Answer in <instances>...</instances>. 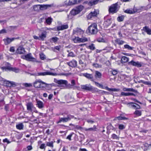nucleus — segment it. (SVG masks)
Segmentation results:
<instances>
[{
  "instance_id": "nucleus-1",
  "label": "nucleus",
  "mask_w": 151,
  "mask_h": 151,
  "mask_svg": "<svg viewBox=\"0 0 151 151\" xmlns=\"http://www.w3.org/2000/svg\"><path fill=\"white\" fill-rule=\"evenodd\" d=\"M34 86L36 88H40L42 90H45L47 86L49 84L42 81L40 79H37L33 83Z\"/></svg>"
},
{
  "instance_id": "nucleus-2",
  "label": "nucleus",
  "mask_w": 151,
  "mask_h": 151,
  "mask_svg": "<svg viewBox=\"0 0 151 151\" xmlns=\"http://www.w3.org/2000/svg\"><path fill=\"white\" fill-rule=\"evenodd\" d=\"M87 33L89 35H95L98 32L97 24L96 23H93L89 26L86 30Z\"/></svg>"
},
{
  "instance_id": "nucleus-3",
  "label": "nucleus",
  "mask_w": 151,
  "mask_h": 151,
  "mask_svg": "<svg viewBox=\"0 0 151 151\" xmlns=\"http://www.w3.org/2000/svg\"><path fill=\"white\" fill-rule=\"evenodd\" d=\"M120 8L118 2L113 4L109 7L108 11L109 14H114L117 13Z\"/></svg>"
},
{
  "instance_id": "nucleus-4",
  "label": "nucleus",
  "mask_w": 151,
  "mask_h": 151,
  "mask_svg": "<svg viewBox=\"0 0 151 151\" xmlns=\"http://www.w3.org/2000/svg\"><path fill=\"white\" fill-rule=\"evenodd\" d=\"M74 37L75 38L73 39V40L75 43L83 42L88 41V38L83 35L81 38L78 37L74 36Z\"/></svg>"
},
{
  "instance_id": "nucleus-5",
  "label": "nucleus",
  "mask_w": 151,
  "mask_h": 151,
  "mask_svg": "<svg viewBox=\"0 0 151 151\" xmlns=\"http://www.w3.org/2000/svg\"><path fill=\"white\" fill-rule=\"evenodd\" d=\"M54 81L55 82L59 84L60 87H64L65 86H67L68 83L67 81L65 80H58L55 79Z\"/></svg>"
},
{
  "instance_id": "nucleus-6",
  "label": "nucleus",
  "mask_w": 151,
  "mask_h": 151,
  "mask_svg": "<svg viewBox=\"0 0 151 151\" xmlns=\"http://www.w3.org/2000/svg\"><path fill=\"white\" fill-rule=\"evenodd\" d=\"M74 117L73 116L68 115H67L66 117L59 118V120L57 122V123L58 124L62 122H67L70 120L71 119L73 118Z\"/></svg>"
},
{
  "instance_id": "nucleus-7",
  "label": "nucleus",
  "mask_w": 151,
  "mask_h": 151,
  "mask_svg": "<svg viewBox=\"0 0 151 151\" xmlns=\"http://www.w3.org/2000/svg\"><path fill=\"white\" fill-rule=\"evenodd\" d=\"M26 106L27 110L28 111L32 112L33 111H34L35 112H37L36 110V111H34V110H35V108L32 103L28 102L26 104Z\"/></svg>"
},
{
  "instance_id": "nucleus-8",
  "label": "nucleus",
  "mask_w": 151,
  "mask_h": 151,
  "mask_svg": "<svg viewBox=\"0 0 151 151\" xmlns=\"http://www.w3.org/2000/svg\"><path fill=\"white\" fill-rule=\"evenodd\" d=\"M111 18H109L106 16L104 17V27H107L111 23Z\"/></svg>"
},
{
  "instance_id": "nucleus-9",
  "label": "nucleus",
  "mask_w": 151,
  "mask_h": 151,
  "mask_svg": "<svg viewBox=\"0 0 151 151\" xmlns=\"http://www.w3.org/2000/svg\"><path fill=\"white\" fill-rule=\"evenodd\" d=\"M128 64L129 65H131L139 68L141 67L142 66L143 63L139 61L136 62L132 60L131 61L129 62Z\"/></svg>"
},
{
  "instance_id": "nucleus-10",
  "label": "nucleus",
  "mask_w": 151,
  "mask_h": 151,
  "mask_svg": "<svg viewBox=\"0 0 151 151\" xmlns=\"http://www.w3.org/2000/svg\"><path fill=\"white\" fill-rule=\"evenodd\" d=\"M83 31L81 29L77 28L73 29V32L72 36L75 35H79L83 33Z\"/></svg>"
},
{
  "instance_id": "nucleus-11",
  "label": "nucleus",
  "mask_w": 151,
  "mask_h": 151,
  "mask_svg": "<svg viewBox=\"0 0 151 151\" xmlns=\"http://www.w3.org/2000/svg\"><path fill=\"white\" fill-rule=\"evenodd\" d=\"M22 58L28 61H33L35 58L32 56L31 53H29L24 56H22Z\"/></svg>"
},
{
  "instance_id": "nucleus-12",
  "label": "nucleus",
  "mask_w": 151,
  "mask_h": 151,
  "mask_svg": "<svg viewBox=\"0 0 151 151\" xmlns=\"http://www.w3.org/2000/svg\"><path fill=\"white\" fill-rule=\"evenodd\" d=\"M25 52L24 48L22 46L19 47L16 51V53L19 54H24L25 53Z\"/></svg>"
},
{
  "instance_id": "nucleus-13",
  "label": "nucleus",
  "mask_w": 151,
  "mask_h": 151,
  "mask_svg": "<svg viewBox=\"0 0 151 151\" xmlns=\"http://www.w3.org/2000/svg\"><path fill=\"white\" fill-rule=\"evenodd\" d=\"M98 13L96 11H95L90 12L87 16L88 19H92L93 18L96 17Z\"/></svg>"
},
{
  "instance_id": "nucleus-14",
  "label": "nucleus",
  "mask_w": 151,
  "mask_h": 151,
  "mask_svg": "<svg viewBox=\"0 0 151 151\" xmlns=\"http://www.w3.org/2000/svg\"><path fill=\"white\" fill-rule=\"evenodd\" d=\"M68 26L67 23L61 24V25L57 27V31L63 30L68 28Z\"/></svg>"
},
{
  "instance_id": "nucleus-15",
  "label": "nucleus",
  "mask_w": 151,
  "mask_h": 151,
  "mask_svg": "<svg viewBox=\"0 0 151 151\" xmlns=\"http://www.w3.org/2000/svg\"><path fill=\"white\" fill-rule=\"evenodd\" d=\"M77 62L76 60H73L67 63V64L72 68H75L77 66Z\"/></svg>"
},
{
  "instance_id": "nucleus-16",
  "label": "nucleus",
  "mask_w": 151,
  "mask_h": 151,
  "mask_svg": "<svg viewBox=\"0 0 151 151\" xmlns=\"http://www.w3.org/2000/svg\"><path fill=\"white\" fill-rule=\"evenodd\" d=\"M66 6H70L74 5L76 3V0H67L64 2Z\"/></svg>"
},
{
  "instance_id": "nucleus-17",
  "label": "nucleus",
  "mask_w": 151,
  "mask_h": 151,
  "mask_svg": "<svg viewBox=\"0 0 151 151\" xmlns=\"http://www.w3.org/2000/svg\"><path fill=\"white\" fill-rule=\"evenodd\" d=\"M81 88L82 89H83L85 90H88L89 91H91L93 89V87L90 85V84H86L84 85H81Z\"/></svg>"
},
{
  "instance_id": "nucleus-18",
  "label": "nucleus",
  "mask_w": 151,
  "mask_h": 151,
  "mask_svg": "<svg viewBox=\"0 0 151 151\" xmlns=\"http://www.w3.org/2000/svg\"><path fill=\"white\" fill-rule=\"evenodd\" d=\"M83 75L88 79H90L91 81H94L93 76L92 74L86 73L83 74Z\"/></svg>"
},
{
  "instance_id": "nucleus-19",
  "label": "nucleus",
  "mask_w": 151,
  "mask_h": 151,
  "mask_svg": "<svg viewBox=\"0 0 151 151\" xmlns=\"http://www.w3.org/2000/svg\"><path fill=\"white\" fill-rule=\"evenodd\" d=\"M142 30L146 32L148 35H151V29L148 27L145 26L143 28Z\"/></svg>"
},
{
  "instance_id": "nucleus-20",
  "label": "nucleus",
  "mask_w": 151,
  "mask_h": 151,
  "mask_svg": "<svg viewBox=\"0 0 151 151\" xmlns=\"http://www.w3.org/2000/svg\"><path fill=\"white\" fill-rule=\"evenodd\" d=\"M14 39L15 38H7L4 39L3 41L4 42V44L6 45H7L9 44L12 41L14 40Z\"/></svg>"
},
{
  "instance_id": "nucleus-21",
  "label": "nucleus",
  "mask_w": 151,
  "mask_h": 151,
  "mask_svg": "<svg viewBox=\"0 0 151 151\" xmlns=\"http://www.w3.org/2000/svg\"><path fill=\"white\" fill-rule=\"evenodd\" d=\"M41 6L40 9L41 10H45L47 8L52 7L53 6V5H49V4H43L40 5Z\"/></svg>"
},
{
  "instance_id": "nucleus-22",
  "label": "nucleus",
  "mask_w": 151,
  "mask_h": 151,
  "mask_svg": "<svg viewBox=\"0 0 151 151\" xmlns=\"http://www.w3.org/2000/svg\"><path fill=\"white\" fill-rule=\"evenodd\" d=\"M99 1V0H91L88 3V5L91 6L95 5L98 3Z\"/></svg>"
},
{
  "instance_id": "nucleus-23",
  "label": "nucleus",
  "mask_w": 151,
  "mask_h": 151,
  "mask_svg": "<svg viewBox=\"0 0 151 151\" xmlns=\"http://www.w3.org/2000/svg\"><path fill=\"white\" fill-rule=\"evenodd\" d=\"M123 90L124 91H130L133 92L135 93H138V91L137 90L134 89L132 88H123Z\"/></svg>"
},
{
  "instance_id": "nucleus-24",
  "label": "nucleus",
  "mask_w": 151,
  "mask_h": 151,
  "mask_svg": "<svg viewBox=\"0 0 151 151\" xmlns=\"http://www.w3.org/2000/svg\"><path fill=\"white\" fill-rule=\"evenodd\" d=\"M37 105L39 109H42L44 107V104L40 100L37 101Z\"/></svg>"
},
{
  "instance_id": "nucleus-25",
  "label": "nucleus",
  "mask_w": 151,
  "mask_h": 151,
  "mask_svg": "<svg viewBox=\"0 0 151 151\" xmlns=\"http://www.w3.org/2000/svg\"><path fill=\"white\" fill-rule=\"evenodd\" d=\"M9 70L12 71L16 73H18L19 72V69L16 68H12L9 67L8 68Z\"/></svg>"
},
{
  "instance_id": "nucleus-26",
  "label": "nucleus",
  "mask_w": 151,
  "mask_h": 151,
  "mask_svg": "<svg viewBox=\"0 0 151 151\" xmlns=\"http://www.w3.org/2000/svg\"><path fill=\"white\" fill-rule=\"evenodd\" d=\"M46 32H42L41 34L39 36L40 40H43L44 38L46 37Z\"/></svg>"
},
{
  "instance_id": "nucleus-27",
  "label": "nucleus",
  "mask_w": 151,
  "mask_h": 151,
  "mask_svg": "<svg viewBox=\"0 0 151 151\" xmlns=\"http://www.w3.org/2000/svg\"><path fill=\"white\" fill-rule=\"evenodd\" d=\"M102 76L101 73L99 72L98 71H95V76L96 78H101Z\"/></svg>"
},
{
  "instance_id": "nucleus-28",
  "label": "nucleus",
  "mask_w": 151,
  "mask_h": 151,
  "mask_svg": "<svg viewBox=\"0 0 151 151\" xmlns=\"http://www.w3.org/2000/svg\"><path fill=\"white\" fill-rule=\"evenodd\" d=\"M5 67H3L1 68V69L4 70H8V68L9 67H11V65L10 63L7 62H5Z\"/></svg>"
},
{
  "instance_id": "nucleus-29",
  "label": "nucleus",
  "mask_w": 151,
  "mask_h": 151,
  "mask_svg": "<svg viewBox=\"0 0 151 151\" xmlns=\"http://www.w3.org/2000/svg\"><path fill=\"white\" fill-rule=\"evenodd\" d=\"M121 96H134L135 95L133 93H125L122 92L121 93Z\"/></svg>"
},
{
  "instance_id": "nucleus-30",
  "label": "nucleus",
  "mask_w": 151,
  "mask_h": 151,
  "mask_svg": "<svg viewBox=\"0 0 151 151\" xmlns=\"http://www.w3.org/2000/svg\"><path fill=\"white\" fill-rule=\"evenodd\" d=\"M129 58L126 56H122L121 59V62L122 63H125L127 62Z\"/></svg>"
},
{
  "instance_id": "nucleus-31",
  "label": "nucleus",
  "mask_w": 151,
  "mask_h": 151,
  "mask_svg": "<svg viewBox=\"0 0 151 151\" xmlns=\"http://www.w3.org/2000/svg\"><path fill=\"white\" fill-rule=\"evenodd\" d=\"M78 13H79V11H78L76 9H72L70 12V14L74 16L78 14Z\"/></svg>"
},
{
  "instance_id": "nucleus-32",
  "label": "nucleus",
  "mask_w": 151,
  "mask_h": 151,
  "mask_svg": "<svg viewBox=\"0 0 151 151\" xmlns=\"http://www.w3.org/2000/svg\"><path fill=\"white\" fill-rule=\"evenodd\" d=\"M52 21V19L51 17H48L45 19V22L48 25H50Z\"/></svg>"
},
{
  "instance_id": "nucleus-33",
  "label": "nucleus",
  "mask_w": 151,
  "mask_h": 151,
  "mask_svg": "<svg viewBox=\"0 0 151 151\" xmlns=\"http://www.w3.org/2000/svg\"><path fill=\"white\" fill-rule=\"evenodd\" d=\"M134 114L137 116H139L142 115V111L139 110H136L134 112Z\"/></svg>"
},
{
  "instance_id": "nucleus-34",
  "label": "nucleus",
  "mask_w": 151,
  "mask_h": 151,
  "mask_svg": "<svg viewBox=\"0 0 151 151\" xmlns=\"http://www.w3.org/2000/svg\"><path fill=\"white\" fill-rule=\"evenodd\" d=\"M45 75H51L52 76H56L57 75V74L56 73H53L52 72H50L48 71L45 72Z\"/></svg>"
},
{
  "instance_id": "nucleus-35",
  "label": "nucleus",
  "mask_w": 151,
  "mask_h": 151,
  "mask_svg": "<svg viewBox=\"0 0 151 151\" xmlns=\"http://www.w3.org/2000/svg\"><path fill=\"white\" fill-rule=\"evenodd\" d=\"M40 7V5H35L34 6L33 9L35 11H38L41 10Z\"/></svg>"
},
{
  "instance_id": "nucleus-36",
  "label": "nucleus",
  "mask_w": 151,
  "mask_h": 151,
  "mask_svg": "<svg viewBox=\"0 0 151 151\" xmlns=\"http://www.w3.org/2000/svg\"><path fill=\"white\" fill-rule=\"evenodd\" d=\"M139 83H142L145 85L149 86H151V82L144 81L143 80H141L139 82Z\"/></svg>"
},
{
  "instance_id": "nucleus-37",
  "label": "nucleus",
  "mask_w": 151,
  "mask_h": 151,
  "mask_svg": "<svg viewBox=\"0 0 151 151\" xmlns=\"http://www.w3.org/2000/svg\"><path fill=\"white\" fill-rule=\"evenodd\" d=\"M59 38L57 37H52L50 39V42L54 43L56 42L59 40Z\"/></svg>"
},
{
  "instance_id": "nucleus-38",
  "label": "nucleus",
  "mask_w": 151,
  "mask_h": 151,
  "mask_svg": "<svg viewBox=\"0 0 151 151\" xmlns=\"http://www.w3.org/2000/svg\"><path fill=\"white\" fill-rule=\"evenodd\" d=\"M107 129L110 130L111 129L115 131L116 128L114 127L111 124H109L107 127Z\"/></svg>"
},
{
  "instance_id": "nucleus-39",
  "label": "nucleus",
  "mask_w": 151,
  "mask_h": 151,
  "mask_svg": "<svg viewBox=\"0 0 151 151\" xmlns=\"http://www.w3.org/2000/svg\"><path fill=\"white\" fill-rule=\"evenodd\" d=\"M16 127L17 129L19 130H21L23 129L24 125L22 123H20L19 124L17 125Z\"/></svg>"
},
{
  "instance_id": "nucleus-40",
  "label": "nucleus",
  "mask_w": 151,
  "mask_h": 151,
  "mask_svg": "<svg viewBox=\"0 0 151 151\" xmlns=\"http://www.w3.org/2000/svg\"><path fill=\"white\" fill-rule=\"evenodd\" d=\"M115 42L119 45H122L125 42L123 40H121L120 39H117L115 40Z\"/></svg>"
},
{
  "instance_id": "nucleus-41",
  "label": "nucleus",
  "mask_w": 151,
  "mask_h": 151,
  "mask_svg": "<svg viewBox=\"0 0 151 151\" xmlns=\"http://www.w3.org/2000/svg\"><path fill=\"white\" fill-rule=\"evenodd\" d=\"M105 88L109 91H118L119 90V89L109 88L107 87H106Z\"/></svg>"
},
{
  "instance_id": "nucleus-42",
  "label": "nucleus",
  "mask_w": 151,
  "mask_h": 151,
  "mask_svg": "<svg viewBox=\"0 0 151 151\" xmlns=\"http://www.w3.org/2000/svg\"><path fill=\"white\" fill-rule=\"evenodd\" d=\"M124 12L126 13L129 14H132L134 13V11L133 10L129 9H127L125 10L124 11Z\"/></svg>"
},
{
  "instance_id": "nucleus-43",
  "label": "nucleus",
  "mask_w": 151,
  "mask_h": 151,
  "mask_svg": "<svg viewBox=\"0 0 151 151\" xmlns=\"http://www.w3.org/2000/svg\"><path fill=\"white\" fill-rule=\"evenodd\" d=\"M61 47L60 45L59 46H57L55 47H52V50L54 52H56V50L60 51V48Z\"/></svg>"
},
{
  "instance_id": "nucleus-44",
  "label": "nucleus",
  "mask_w": 151,
  "mask_h": 151,
  "mask_svg": "<svg viewBox=\"0 0 151 151\" xmlns=\"http://www.w3.org/2000/svg\"><path fill=\"white\" fill-rule=\"evenodd\" d=\"M124 15H121L120 16H119L117 18V20L118 22H121L123 21L124 20Z\"/></svg>"
},
{
  "instance_id": "nucleus-45",
  "label": "nucleus",
  "mask_w": 151,
  "mask_h": 151,
  "mask_svg": "<svg viewBox=\"0 0 151 151\" xmlns=\"http://www.w3.org/2000/svg\"><path fill=\"white\" fill-rule=\"evenodd\" d=\"M53 142L51 141L49 142H47L46 143V145L47 146L51 147V148H53Z\"/></svg>"
},
{
  "instance_id": "nucleus-46",
  "label": "nucleus",
  "mask_w": 151,
  "mask_h": 151,
  "mask_svg": "<svg viewBox=\"0 0 151 151\" xmlns=\"http://www.w3.org/2000/svg\"><path fill=\"white\" fill-rule=\"evenodd\" d=\"M96 128L95 126H94L92 128H90L88 129H86L85 130L86 131H96Z\"/></svg>"
},
{
  "instance_id": "nucleus-47",
  "label": "nucleus",
  "mask_w": 151,
  "mask_h": 151,
  "mask_svg": "<svg viewBox=\"0 0 151 151\" xmlns=\"http://www.w3.org/2000/svg\"><path fill=\"white\" fill-rule=\"evenodd\" d=\"M125 48L127 49L128 50H131L133 49V47L129 46L128 45L126 44L124 45Z\"/></svg>"
},
{
  "instance_id": "nucleus-48",
  "label": "nucleus",
  "mask_w": 151,
  "mask_h": 151,
  "mask_svg": "<svg viewBox=\"0 0 151 151\" xmlns=\"http://www.w3.org/2000/svg\"><path fill=\"white\" fill-rule=\"evenodd\" d=\"M128 104L129 105V106L130 107H132L134 109H136V106L134 104V103L132 102L129 103Z\"/></svg>"
},
{
  "instance_id": "nucleus-49",
  "label": "nucleus",
  "mask_w": 151,
  "mask_h": 151,
  "mask_svg": "<svg viewBox=\"0 0 151 151\" xmlns=\"http://www.w3.org/2000/svg\"><path fill=\"white\" fill-rule=\"evenodd\" d=\"M83 6L80 5L77 7L76 9L78 11H79V13L83 10Z\"/></svg>"
},
{
  "instance_id": "nucleus-50",
  "label": "nucleus",
  "mask_w": 151,
  "mask_h": 151,
  "mask_svg": "<svg viewBox=\"0 0 151 151\" xmlns=\"http://www.w3.org/2000/svg\"><path fill=\"white\" fill-rule=\"evenodd\" d=\"M88 48H89L91 50H94L95 49L94 45L93 44H91V45L88 46Z\"/></svg>"
},
{
  "instance_id": "nucleus-51",
  "label": "nucleus",
  "mask_w": 151,
  "mask_h": 151,
  "mask_svg": "<svg viewBox=\"0 0 151 151\" xmlns=\"http://www.w3.org/2000/svg\"><path fill=\"white\" fill-rule=\"evenodd\" d=\"M97 40L99 42H106L105 40L102 38H98L97 39Z\"/></svg>"
},
{
  "instance_id": "nucleus-52",
  "label": "nucleus",
  "mask_w": 151,
  "mask_h": 151,
  "mask_svg": "<svg viewBox=\"0 0 151 151\" xmlns=\"http://www.w3.org/2000/svg\"><path fill=\"white\" fill-rule=\"evenodd\" d=\"M32 75H34V76H45V72H43L38 73H37V74H33Z\"/></svg>"
},
{
  "instance_id": "nucleus-53",
  "label": "nucleus",
  "mask_w": 151,
  "mask_h": 151,
  "mask_svg": "<svg viewBox=\"0 0 151 151\" xmlns=\"http://www.w3.org/2000/svg\"><path fill=\"white\" fill-rule=\"evenodd\" d=\"M94 82L96 86L100 87H101L102 88H104L102 84H101L99 83L96 82V81H94Z\"/></svg>"
},
{
  "instance_id": "nucleus-54",
  "label": "nucleus",
  "mask_w": 151,
  "mask_h": 151,
  "mask_svg": "<svg viewBox=\"0 0 151 151\" xmlns=\"http://www.w3.org/2000/svg\"><path fill=\"white\" fill-rule=\"evenodd\" d=\"M111 137L113 139H119V137L117 135L114 134H113L111 135Z\"/></svg>"
},
{
  "instance_id": "nucleus-55",
  "label": "nucleus",
  "mask_w": 151,
  "mask_h": 151,
  "mask_svg": "<svg viewBox=\"0 0 151 151\" xmlns=\"http://www.w3.org/2000/svg\"><path fill=\"white\" fill-rule=\"evenodd\" d=\"M40 59L42 60H44L46 58L45 56L43 54L41 53L40 54Z\"/></svg>"
},
{
  "instance_id": "nucleus-56",
  "label": "nucleus",
  "mask_w": 151,
  "mask_h": 151,
  "mask_svg": "<svg viewBox=\"0 0 151 151\" xmlns=\"http://www.w3.org/2000/svg\"><path fill=\"white\" fill-rule=\"evenodd\" d=\"M125 126L122 124H120L119 125V128L120 130H122L125 128Z\"/></svg>"
},
{
  "instance_id": "nucleus-57",
  "label": "nucleus",
  "mask_w": 151,
  "mask_h": 151,
  "mask_svg": "<svg viewBox=\"0 0 151 151\" xmlns=\"http://www.w3.org/2000/svg\"><path fill=\"white\" fill-rule=\"evenodd\" d=\"M68 57H75V55L72 52H70L68 55Z\"/></svg>"
},
{
  "instance_id": "nucleus-58",
  "label": "nucleus",
  "mask_w": 151,
  "mask_h": 151,
  "mask_svg": "<svg viewBox=\"0 0 151 151\" xmlns=\"http://www.w3.org/2000/svg\"><path fill=\"white\" fill-rule=\"evenodd\" d=\"M4 98L0 100V107L3 106L5 104V101H4Z\"/></svg>"
},
{
  "instance_id": "nucleus-59",
  "label": "nucleus",
  "mask_w": 151,
  "mask_h": 151,
  "mask_svg": "<svg viewBox=\"0 0 151 151\" xmlns=\"http://www.w3.org/2000/svg\"><path fill=\"white\" fill-rule=\"evenodd\" d=\"M23 85L26 87H29L32 86V84L31 83H24Z\"/></svg>"
},
{
  "instance_id": "nucleus-60",
  "label": "nucleus",
  "mask_w": 151,
  "mask_h": 151,
  "mask_svg": "<svg viewBox=\"0 0 151 151\" xmlns=\"http://www.w3.org/2000/svg\"><path fill=\"white\" fill-rule=\"evenodd\" d=\"M111 74L113 75H116L117 73V71L115 70H112L110 71Z\"/></svg>"
},
{
  "instance_id": "nucleus-61",
  "label": "nucleus",
  "mask_w": 151,
  "mask_h": 151,
  "mask_svg": "<svg viewBox=\"0 0 151 151\" xmlns=\"http://www.w3.org/2000/svg\"><path fill=\"white\" fill-rule=\"evenodd\" d=\"M93 66L96 68L101 67V66L100 65H99V64L97 63H93Z\"/></svg>"
},
{
  "instance_id": "nucleus-62",
  "label": "nucleus",
  "mask_w": 151,
  "mask_h": 151,
  "mask_svg": "<svg viewBox=\"0 0 151 151\" xmlns=\"http://www.w3.org/2000/svg\"><path fill=\"white\" fill-rule=\"evenodd\" d=\"M117 118L119 120H127V118L126 117L119 116H118Z\"/></svg>"
},
{
  "instance_id": "nucleus-63",
  "label": "nucleus",
  "mask_w": 151,
  "mask_h": 151,
  "mask_svg": "<svg viewBox=\"0 0 151 151\" xmlns=\"http://www.w3.org/2000/svg\"><path fill=\"white\" fill-rule=\"evenodd\" d=\"M73 133H72L68 135L66 139H69L70 141L71 140V137Z\"/></svg>"
},
{
  "instance_id": "nucleus-64",
  "label": "nucleus",
  "mask_w": 151,
  "mask_h": 151,
  "mask_svg": "<svg viewBox=\"0 0 151 151\" xmlns=\"http://www.w3.org/2000/svg\"><path fill=\"white\" fill-rule=\"evenodd\" d=\"M9 51L11 52H14L15 51L14 47H11L9 49Z\"/></svg>"
}]
</instances>
